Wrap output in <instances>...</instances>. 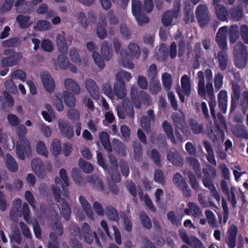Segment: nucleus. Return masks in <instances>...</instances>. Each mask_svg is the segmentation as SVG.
Masks as SVG:
<instances>
[{
    "label": "nucleus",
    "mask_w": 248,
    "mask_h": 248,
    "mask_svg": "<svg viewBox=\"0 0 248 248\" xmlns=\"http://www.w3.org/2000/svg\"><path fill=\"white\" fill-rule=\"evenodd\" d=\"M27 132V128L23 124L19 125L17 128L18 140L16 144V152L18 158L21 160L25 159V154L29 155L31 152L29 141L25 137Z\"/></svg>",
    "instance_id": "nucleus-1"
},
{
    "label": "nucleus",
    "mask_w": 248,
    "mask_h": 248,
    "mask_svg": "<svg viewBox=\"0 0 248 248\" xmlns=\"http://www.w3.org/2000/svg\"><path fill=\"white\" fill-rule=\"evenodd\" d=\"M131 77L130 73L124 70H121L116 74V82L114 85V92L119 98L123 99L125 96L126 93L124 79L128 81Z\"/></svg>",
    "instance_id": "nucleus-2"
},
{
    "label": "nucleus",
    "mask_w": 248,
    "mask_h": 248,
    "mask_svg": "<svg viewBox=\"0 0 248 248\" xmlns=\"http://www.w3.org/2000/svg\"><path fill=\"white\" fill-rule=\"evenodd\" d=\"M233 59L237 68L243 69L246 67L248 61V54L246 46L242 42L237 43L234 46Z\"/></svg>",
    "instance_id": "nucleus-3"
},
{
    "label": "nucleus",
    "mask_w": 248,
    "mask_h": 248,
    "mask_svg": "<svg viewBox=\"0 0 248 248\" xmlns=\"http://www.w3.org/2000/svg\"><path fill=\"white\" fill-rule=\"evenodd\" d=\"M181 2L180 1L174 3L173 9L166 11L162 15L161 21L165 27H168L172 24L173 19L177 18L179 14Z\"/></svg>",
    "instance_id": "nucleus-4"
},
{
    "label": "nucleus",
    "mask_w": 248,
    "mask_h": 248,
    "mask_svg": "<svg viewBox=\"0 0 248 248\" xmlns=\"http://www.w3.org/2000/svg\"><path fill=\"white\" fill-rule=\"evenodd\" d=\"M174 184L181 190L184 197H190L191 196V190L189 187L185 179L180 172H176L173 176Z\"/></svg>",
    "instance_id": "nucleus-5"
},
{
    "label": "nucleus",
    "mask_w": 248,
    "mask_h": 248,
    "mask_svg": "<svg viewBox=\"0 0 248 248\" xmlns=\"http://www.w3.org/2000/svg\"><path fill=\"white\" fill-rule=\"evenodd\" d=\"M196 15L200 26L202 28L205 27L210 20L207 7L202 4L198 5L196 8Z\"/></svg>",
    "instance_id": "nucleus-6"
},
{
    "label": "nucleus",
    "mask_w": 248,
    "mask_h": 248,
    "mask_svg": "<svg viewBox=\"0 0 248 248\" xmlns=\"http://www.w3.org/2000/svg\"><path fill=\"white\" fill-rule=\"evenodd\" d=\"M237 233L238 228L235 225L232 224L228 228L225 238V243L228 248H235Z\"/></svg>",
    "instance_id": "nucleus-7"
},
{
    "label": "nucleus",
    "mask_w": 248,
    "mask_h": 248,
    "mask_svg": "<svg viewBox=\"0 0 248 248\" xmlns=\"http://www.w3.org/2000/svg\"><path fill=\"white\" fill-rule=\"evenodd\" d=\"M228 28L226 26L220 28L216 34V41L221 50L227 49V35Z\"/></svg>",
    "instance_id": "nucleus-8"
},
{
    "label": "nucleus",
    "mask_w": 248,
    "mask_h": 248,
    "mask_svg": "<svg viewBox=\"0 0 248 248\" xmlns=\"http://www.w3.org/2000/svg\"><path fill=\"white\" fill-rule=\"evenodd\" d=\"M202 173L204 176L202 183L204 186H209V185L214 184L213 180L217 176L215 167L208 165L207 168L202 169Z\"/></svg>",
    "instance_id": "nucleus-9"
},
{
    "label": "nucleus",
    "mask_w": 248,
    "mask_h": 248,
    "mask_svg": "<svg viewBox=\"0 0 248 248\" xmlns=\"http://www.w3.org/2000/svg\"><path fill=\"white\" fill-rule=\"evenodd\" d=\"M171 118L175 126L179 129L183 133L187 135L189 133V129L184 117L181 116L178 113L173 112L171 114Z\"/></svg>",
    "instance_id": "nucleus-10"
},
{
    "label": "nucleus",
    "mask_w": 248,
    "mask_h": 248,
    "mask_svg": "<svg viewBox=\"0 0 248 248\" xmlns=\"http://www.w3.org/2000/svg\"><path fill=\"white\" fill-rule=\"evenodd\" d=\"M58 126L62 136L70 139L74 136V131L71 124L64 119L58 121Z\"/></svg>",
    "instance_id": "nucleus-11"
},
{
    "label": "nucleus",
    "mask_w": 248,
    "mask_h": 248,
    "mask_svg": "<svg viewBox=\"0 0 248 248\" xmlns=\"http://www.w3.org/2000/svg\"><path fill=\"white\" fill-rule=\"evenodd\" d=\"M208 136L214 144L220 145L225 140L224 130L216 128L211 129L208 132Z\"/></svg>",
    "instance_id": "nucleus-12"
},
{
    "label": "nucleus",
    "mask_w": 248,
    "mask_h": 248,
    "mask_svg": "<svg viewBox=\"0 0 248 248\" xmlns=\"http://www.w3.org/2000/svg\"><path fill=\"white\" fill-rule=\"evenodd\" d=\"M26 0H16L15 3L16 11L19 13L27 14L31 13L33 9L31 1Z\"/></svg>",
    "instance_id": "nucleus-13"
},
{
    "label": "nucleus",
    "mask_w": 248,
    "mask_h": 248,
    "mask_svg": "<svg viewBox=\"0 0 248 248\" xmlns=\"http://www.w3.org/2000/svg\"><path fill=\"white\" fill-rule=\"evenodd\" d=\"M22 57V53L17 52L12 56L3 58L1 60V66L6 67L15 66L18 63Z\"/></svg>",
    "instance_id": "nucleus-14"
},
{
    "label": "nucleus",
    "mask_w": 248,
    "mask_h": 248,
    "mask_svg": "<svg viewBox=\"0 0 248 248\" xmlns=\"http://www.w3.org/2000/svg\"><path fill=\"white\" fill-rule=\"evenodd\" d=\"M148 116H143L140 120L141 126L146 132L150 131L151 121L155 122V116L154 111L152 109H149L147 111Z\"/></svg>",
    "instance_id": "nucleus-15"
},
{
    "label": "nucleus",
    "mask_w": 248,
    "mask_h": 248,
    "mask_svg": "<svg viewBox=\"0 0 248 248\" xmlns=\"http://www.w3.org/2000/svg\"><path fill=\"white\" fill-rule=\"evenodd\" d=\"M41 78L46 90L50 93H52L55 87V83L51 76L47 72H44L41 75Z\"/></svg>",
    "instance_id": "nucleus-16"
},
{
    "label": "nucleus",
    "mask_w": 248,
    "mask_h": 248,
    "mask_svg": "<svg viewBox=\"0 0 248 248\" xmlns=\"http://www.w3.org/2000/svg\"><path fill=\"white\" fill-rule=\"evenodd\" d=\"M31 167L33 171L40 178H44L46 175L45 167L41 160L39 158H33L31 160Z\"/></svg>",
    "instance_id": "nucleus-17"
},
{
    "label": "nucleus",
    "mask_w": 248,
    "mask_h": 248,
    "mask_svg": "<svg viewBox=\"0 0 248 248\" xmlns=\"http://www.w3.org/2000/svg\"><path fill=\"white\" fill-rule=\"evenodd\" d=\"M85 86L90 95L95 100L99 98V92L96 83L92 79L89 78L85 81Z\"/></svg>",
    "instance_id": "nucleus-18"
},
{
    "label": "nucleus",
    "mask_w": 248,
    "mask_h": 248,
    "mask_svg": "<svg viewBox=\"0 0 248 248\" xmlns=\"http://www.w3.org/2000/svg\"><path fill=\"white\" fill-rule=\"evenodd\" d=\"M101 52L104 59L107 61H109L112 56L111 42L103 41L101 45Z\"/></svg>",
    "instance_id": "nucleus-19"
},
{
    "label": "nucleus",
    "mask_w": 248,
    "mask_h": 248,
    "mask_svg": "<svg viewBox=\"0 0 248 248\" xmlns=\"http://www.w3.org/2000/svg\"><path fill=\"white\" fill-rule=\"evenodd\" d=\"M167 158L172 164L175 166L178 167H182L183 166V159L179 153L176 151L174 152L168 151L167 153Z\"/></svg>",
    "instance_id": "nucleus-20"
},
{
    "label": "nucleus",
    "mask_w": 248,
    "mask_h": 248,
    "mask_svg": "<svg viewBox=\"0 0 248 248\" xmlns=\"http://www.w3.org/2000/svg\"><path fill=\"white\" fill-rule=\"evenodd\" d=\"M120 54L122 57L121 61L122 64L124 67H128L129 69H133L134 68V64L131 61L132 57L129 54L126 49H122L120 50Z\"/></svg>",
    "instance_id": "nucleus-21"
},
{
    "label": "nucleus",
    "mask_w": 248,
    "mask_h": 248,
    "mask_svg": "<svg viewBox=\"0 0 248 248\" xmlns=\"http://www.w3.org/2000/svg\"><path fill=\"white\" fill-rule=\"evenodd\" d=\"M214 6L217 18L220 21H226L228 16V12L226 7L223 5L220 4Z\"/></svg>",
    "instance_id": "nucleus-22"
},
{
    "label": "nucleus",
    "mask_w": 248,
    "mask_h": 248,
    "mask_svg": "<svg viewBox=\"0 0 248 248\" xmlns=\"http://www.w3.org/2000/svg\"><path fill=\"white\" fill-rule=\"evenodd\" d=\"M112 145L113 149L119 155L126 156L127 154L126 147L119 140L114 139L112 141Z\"/></svg>",
    "instance_id": "nucleus-23"
},
{
    "label": "nucleus",
    "mask_w": 248,
    "mask_h": 248,
    "mask_svg": "<svg viewBox=\"0 0 248 248\" xmlns=\"http://www.w3.org/2000/svg\"><path fill=\"white\" fill-rule=\"evenodd\" d=\"M99 138L104 149L108 153L112 151V146L109 140V137L108 133L106 131L101 132L99 134Z\"/></svg>",
    "instance_id": "nucleus-24"
},
{
    "label": "nucleus",
    "mask_w": 248,
    "mask_h": 248,
    "mask_svg": "<svg viewBox=\"0 0 248 248\" xmlns=\"http://www.w3.org/2000/svg\"><path fill=\"white\" fill-rule=\"evenodd\" d=\"M181 83L182 91L187 96L191 93V84L190 77L187 75H183L181 79Z\"/></svg>",
    "instance_id": "nucleus-25"
},
{
    "label": "nucleus",
    "mask_w": 248,
    "mask_h": 248,
    "mask_svg": "<svg viewBox=\"0 0 248 248\" xmlns=\"http://www.w3.org/2000/svg\"><path fill=\"white\" fill-rule=\"evenodd\" d=\"M79 201L88 218L91 220L93 219V211L86 199L84 196H80L79 197Z\"/></svg>",
    "instance_id": "nucleus-26"
},
{
    "label": "nucleus",
    "mask_w": 248,
    "mask_h": 248,
    "mask_svg": "<svg viewBox=\"0 0 248 248\" xmlns=\"http://www.w3.org/2000/svg\"><path fill=\"white\" fill-rule=\"evenodd\" d=\"M189 126L193 133L195 135H199L204 132V124L203 123L200 124L197 120L190 119Z\"/></svg>",
    "instance_id": "nucleus-27"
},
{
    "label": "nucleus",
    "mask_w": 248,
    "mask_h": 248,
    "mask_svg": "<svg viewBox=\"0 0 248 248\" xmlns=\"http://www.w3.org/2000/svg\"><path fill=\"white\" fill-rule=\"evenodd\" d=\"M81 229L85 242L89 244H92L93 242V236L89 225L87 222L83 223Z\"/></svg>",
    "instance_id": "nucleus-28"
},
{
    "label": "nucleus",
    "mask_w": 248,
    "mask_h": 248,
    "mask_svg": "<svg viewBox=\"0 0 248 248\" xmlns=\"http://www.w3.org/2000/svg\"><path fill=\"white\" fill-rule=\"evenodd\" d=\"M162 126L168 138L170 139L171 142L175 144L176 141L174 136L172 127L170 124L165 120L163 122Z\"/></svg>",
    "instance_id": "nucleus-29"
},
{
    "label": "nucleus",
    "mask_w": 248,
    "mask_h": 248,
    "mask_svg": "<svg viewBox=\"0 0 248 248\" xmlns=\"http://www.w3.org/2000/svg\"><path fill=\"white\" fill-rule=\"evenodd\" d=\"M225 50H222L219 51L217 54L219 67L221 71L225 70L227 66L228 58Z\"/></svg>",
    "instance_id": "nucleus-30"
},
{
    "label": "nucleus",
    "mask_w": 248,
    "mask_h": 248,
    "mask_svg": "<svg viewBox=\"0 0 248 248\" xmlns=\"http://www.w3.org/2000/svg\"><path fill=\"white\" fill-rule=\"evenodd\" d=\"M5 164L7 168L11 172L17 171L18 167L17 163L14 157L9 154L6 155Z\"/></svg>",
    "instance_id": "nucleus-31"
},
{
    "label": "nucleus",
    "mask_w": 248,
    "mask_h": 248,
    "mask_svg": "<svg viewBox=\"0 0 248 248\" xmlns=\"http://www.w3.org/2000/svg\"><path fill=\"white\" fill-rule=\"evenodd\" d=\"M139 219L141 225L146 229L150 230L152 227L151 220L145 211L142 210L139 213Z\"/></svg>",
    "instance_id": "nucleus-32"
},
{
    "label": "nucleus",
    "mask_w": 248,
    "mask_h": 248,
    "mask_svg": "<svg viewBox=\"0 0 248 248\" xmlns=\"http://www.w3.org/2000/svg\"><path fill=\"white\" fill-rule=\"evenodd\" d=\"M65 87L73 92L75 94H78L80 93V87L78 83L71 78H67L64 80Z\"/></svg>",
    "instance_id": "nucleus-33"
},
{
    "label": "nucleus",
    "mask_w": 248,
    "mask_h": 248,
    "mask_svg": "<svg viewBox=\"0 0 248 248\" xmlns=\"http://www.w3.org/2000/svg\"><path fill=\"white\" fill-rule=\"evenodd\" d=\"M30 19L31 17L29 16L23 15H19L16 17V21L21 29H27L31 26V23L30 22Z\"/></svg>",
    "instance_id": "nucleus-34"
},
{
    "label": "nucleus",
    "mask_w": 248,
    "mask_h": 248,
    "mask_svg": "<svg viewBox=\"0 0 248 248\" xmlns=\"http://www.w3.org/2000/svg\"><path fill=\"white\" fill-rule=\"evenodd\" d=\"M56 43L59 51L62 53H66L68 49L64 37L61 34H58L56 37Z\"/></svg>",
    "instance_id": "nucleus-35"
},
{
    "label": "nucleus",
    "mask_w": 248,
    "mask_h": 248,
    "mask_svg": "<svg viewBox=\"0 0 248 248\" xmlns=\"http://www.w3.org/2000/svg\"><path fill=\"white\" fill-rule=\"evenodd\" d=\"M63 100L65 105L68 108H73L76 105V98L74 95L68 91L63 93Z\"/></svg>",
    "instance_id": "nucleus-36"
},
{
    "label": "nucleus",
    "mask_w": 248,
    "mask_h": 248,
    "mask_svg": "<svg viewBox=\"0 0 248 248\" xmlns=\"http://www.w3.org/2000/svg\"><path fill=\"white\" fill-rule=\"evenodd\" d=\"M60 202H61L62 217L64 219L68 221L70 218L71 208L64 198H62Z\"/></svg>",
    "instance_id": "nucleus-37"
},
{
    "label": "nucleus",
    "mask_w": 248,
    "mask_h": 248,
    "mask_svg": "<svg viewBox=\"0 0 248 248\" xmlns=\"http://www.w3.org/2000/svg\"><path fill=\"white\" fill-rule=\"evenodd\" d=\"M131 98L135 107L137 108H140L141 107V103L140 101L138 91L136 87H132L130 90Z\"/></svg>",
    "instance_id": "nucleus-38"
},
{
    "label": "nucleus",
    "mask_w": 248,
    "mask_h": 248,
    "mask_svg": "<svg viewBox=\"0 0 248 248\" xmlns=\"http://www.w3.org/2000/svg\"><path fill=\"white\" fill-rule=\"evenodd\" d=\"M230 42L234 44L239 37V28L236 25H232L229 30Z\"/></svg>",
    "instance_id": "nucleus-39"
},
{
    "label": "nucleus",
    "mask_w": 248,
    "mask_h": 248,
    "mask_svg": "<svg viewBox=\"0 0 248 248\" xmlns=\"http://www.w3.org/2000/svg\"><path fill=\"white\" fill-rule=\"evenodd\" d=\"M106 212L108 217L111 220L118 222L119 216L117 210L112 205H107L106 207Z\"/></svg>",
    "instance_id": "nucleus-40"
},
{
    "label": "nucleus",
    "mask_w": 248,
    "mask_h": 248,
    "mask_svg": "<svg viewBox=\"0 0 248 248\" xmlns=\"http://www.w3.org/2000/svg\"><path fill=\"white\" fill-rule=\"evenodd\" d=\"M187 161L191 166L192 167L196 176L198 178L202 177L201 168L198 160L195 158L189 157L187 158Z\"/></svg>",
    "instance_id": "nucleus-41"
},
{
    "label": "nucleus",
    "mask_w": 248,
    "mask_h": 248,
    "mask_svg": "<svg viewBox=\"0 0 248 248\" xmlns=\"http://www.w3.org/2000/svg\"><path fill=\"white\" fill-rule=\"evenodd\" d=\"M215 128L224 129L226 127V121L224 116L220 112H218L217 116L213 118Z\"/></svg>",
    "instance_id": "nucleus-42"
},
{
    "label": "nucleus",
    "mask_w": 248,
    "mask_h": 248,
    "mask_svg": "<svg viewBox=\"0 0 248 248\" xmlns=\"http://www.w3.org/2000/svg\"><path fill=\"white\" fill-rule=\"evenodd\" d=\"M230 15L234 21H239L243 16V9L240 6L232 8L230 10Z\"/></svg>",
    "instance_id": "nucleus-43"
},
{
    "label": "nucleus",
    "mask_w": 248,
    "mask_h": 248,
    "mask_svg": "<svg viewBox=\"0 0 248 248\" xmlns=\"http://www.w3.org/2000/svg\"><path fill=\"white\" fill-rule=\"evenodd\" d=\"M128 48L130 51V53H129V54L132 57L133 59L134 58L138 59L140 57V50L138 44L134 43H130L128 45Z\"/></svg>",
    "instance_id": "nucleus-44"
},
{
    "label": "nucleus",
    "mask_w": 248,
    "mask_h": 248,
    "mask_svg": "<svg viewBox=\"0 0 248 248\" xmlns=\"http://www.w3.org/2000/svg\"><path fill=\"white\" fill-rule=\"evenodd\" d=\"M132 12L133 16L143 13L144 10L141 1L138 0H132Z\"/></svg>",
    "instance_id": "nucleus-45"
},
{
    "label": "nucleus",
    "mask_w": 248,
    "mask_h": 248,
    "mask_svg": "<svg viewBox=\"0 0 248 248\" xmlns=\"http://www.w3.org/2000/svg\"><path fill=\"white\" fill-rule=\"evenodd\" d=\"M70 232L73 238L81 240L82 235L80 228L77 224L73 223L70 226Z\"/></svg>",
    "instance_id": "nucleus-46"
},
{
    "label": "nucleus",
    "mask_w": 248,
    "mask_h": 248,
    "mask_svg": "<svg viewBox=\"0 0 248 248\" xmlns=\"http://www.w3.org/2000/svg\"><path fill=\"white\" fill-rule=\"evenodd\" d=\"M78 165L81 169L85 173H91L93 170V166L82 158H80L78 160Z\"/></svg>",
    "instance_id": "nucleus-47"
},
{
    "label": "nucleus",
    "mask_w": 248,
    "mask_h": 248,
    "mask_svg": "<svg viewBox=\"0 0 248 248\" xmlns=\"http://www.w3.org/2000/svg\"><path fill=\"white\" fill-rule=\"evenodd\" d=\"M87 181L94 186H96L100 188L102 190H104L103 182L98 176L93 174L89 176L87 178Z\"/></svg>",
    "instance_id": "nucleus-48"
},
{
    "label": "nucleus",
    "mask_w": 248,
    "mask_h": 248,
    "mask_svg": "<svg viewBox=\"0 0 248 248\" xmlns=\"http://www.w3.org/2000/svg\"><path fill=\"white\" fill-rule=\"evenodd\" d=\"M61 144L58 139H54L51 145V151L54 156L57 157L61 153Z\"/></svg>",
    "instance_id": "nucleus-49"
},
{
    "label": "nucleus",
    "mask_w": 248,
    "mask_h": 248,
    "mask_svg": "<svg viewBox=\"0 0 248 248\" xmlns=\"http://www.w3.org/2000/svg\"><path fill=\"white\" fill-rule=\"evenodd\" d=\"M133 146L134 148V159L139 162L141 160L143 154L141 146L140 143H136L135 141L134 142Z\"/></svg>",
    "instance_id": "nucleus-50"
},
{
    "label": "nucleus",
    "mask_w": 248,
    "mask_h": 248,
    "mask_svg": "<svg viewBox=\"0 0 248 248\" xmlns=\"http://www.w3.org/2000/svg\"><path fill=\"white\" fill-rule=\"evenodd\" d=\"M20 44V39L17 37H14L3 41L2 46L4 47H16L18 46Z\"/></svg>",
    "instance_id": "nucleus-51"
},
{
    "label": "nucleus",
    "mask_w": 248,
    "mask_h": 248,
    "mask_svg": "<svg viewBox=\"0 0 248 248\" xmlns=\"http://www.w3.org/2000/svg\"><path fill=\"white\" fill-rule=\"evenodd\" d=\"M121 217L123 220V225L124 230L128 232H131L132 230V223L131 219L125 212L121 213Z\"/></svg>",
    "instance_id": "nucleus-52"
},
{
    "label": "nucleus",
    "mask_w": 248,
    "mask_h": 248,
    "mask_svg": "<svg viewBox=\"0 0 248 248\" xmlns=\"http://www.w3.org/2000/svg\"><path fill=\"white\" fill-rule=\"evenodd\" d=\"M150 158L153 161L154 164L157 167H161V163L160 155L156 149H152L150 153Z\"/></svg>",
    "instance_id": "nucleus-53"
},
{
    "label": "nucleus",
    "mask_w": 248,
    "mask_h": 248,
    "mask_svg": "<svg viewBox=\"0 0 248 248\" xmlns=\"http://www.w3.org/2000/svg\"><path fill=\"white\" fill-rule=\"evenodd\" d=\"M167 217L168 220H169L173 225L179 226L181 224L182 217L177 218L174 211H169L167 214Z\"/></svg>",
    "instance_id": "nucleus-54"
},
{
    "label": "nucleus",
    "mask_w": 248,
    "mask_h": 248,
    "mask_svg": "<svg viewBox=\"0 0 248 248\" xmlns=\"http://www.w3.org/2000/svg\"><path fill=\"white\" fill-rule=\"evenodd\" d=\"M162 80L164 88L167 90L170 89L172 83V76L168 73H164L162 76Z\"/></svg>",
    "instance_id": "nucleus-55"
},
{
    "label": "nucleus",
    "mask_w": 248,
    "mask_h": 248,
    "mask_svg": "<svg viewBox=\"0 0 248 248\" xmlns=\"http://www.w3.org/2000/svg\"><path fill=\"white\" fill-rule=\"evenodd\" d=\"M187 176L189 179V184L192 188L195 191L199 190V183L197 181L195 175L190 171L187 172Z\"/></svg>",
    "instance_id": "nucleus-56"
},
{
    "label": "nucleus",
    "mask_w": 248,
    "mask_h": 248,
    "mask_svg": "<svg viewBox=\"0 0 248 248\" xmlns=\"http://www.w3.org/2000/svg\"><path fill=\"white\" fill-rule=\"evenodd\" d=\"M58 63L60 67L62 69H67L68 68L69 62L67 57L63 54H60L58 57Z\"/></svg>",
    "instance_id": "nucleus-57"
},
{
    "label": "nucleus",
    "mask_w": 248,
    "mask_h": 248,
    "mask_svg": "<svg viewBox=\"0 0 248 248\" xmlns=\"http://www.w3.org/2000/svg\"><path fill=\"white\" fill-rule=\"evenodd\" d=\"M22 213L24 220L28 223H30L31 221L30 216L31 211L29 206L27 202H24L22 206Z\"/></svg>",
    "instance_id": "nucleus-58"
},
{
    "label": "nucleus",
    "mask_w": 248,
    "mask_h": 248,
    "mask_svg": "<svg viewBox=\"0 0 248 248\" xmlns=\"http://www.w3.org/2000/svg\"><path fill=\"white\" fill-rule=\"evenodd\" d=\"M36 151L38 154L41 155L46 157H47L48 152L45 143L42 141H39L37 142Z\"/></svg>",
    "instance_id": "nucleus-59"
},
{
    "label": "nucleus",
    "mask_w": 248,
    "mask_h": 248,
    "mask_svg": "<svg viewBox=\"0 0 248 248\" xmlns=\"http://www.w3.org/2000/svg\"><path fill=\"white\" fill-rule=\"evenodd\" d=\"M232 93L231 94V99L238 100L241 94L240 86L237 83H232Z\"/></svg>",
    "instance_id": "nucleus-60"
},
{
    "label": "nucleus",
    "mask_w": 248,
    "mask_h": 248,
    "mask_svg": "<svg viewBox=\"0 0 248 248\" xmlns=\"http://www.w3.org/2000/svg\"><path fill=\"white\" fill-rule=\"evenodd\" d=\"M154 179L155 182L163 185L165 183V180L163 171L160 169L155 170Z\"/></svg>",
    "instance_id": "nucleus-61"
},
{
    "label": "nucleus",
    "mask_w": 248,
    "mask_h": 248,
    "mask_svg": "<svg viewBox=\"0 0 248 248\" xmlns=\"http://www.w3.org/2000/svg\"><path fill=\"white\" fill-rule=\"evenodd\" d=\"M112 180L115 183L119 182L121 180V175L118 170V168H108L107 170Z\"/></svg>",
    "instance_id": "nucleus-62"
},
{
    "label": "nucleus",
    "mask_w": 248,
    "mask_h": 248,
    "mask_svg": "<svg viewBox=\"0 0 248 248\" xmlns=\"http://www.w3.org/2000/svg\"><path fill=\"white\" fill-rule=\"evenodd\" d=\"M240 105L243 112L245 113L248 109V91L243 93Z\"/></svg>",
    "instance_id": "nucleus-63"
},
{
    "label": "nucleus",
    "mask_w": 248,
    "mask_h": 248,
    "mask_svg": "<svg viewBox=\"0 0 248 248\" xmlns=\"http://www.w3.org/2000/svg\"><path fill=\"white\" fill-rule=\"evenodd\" d=\"M119 166L122 175L127 177L130 172L128 164L125 160L121 159L119 162Z\"/></svg>",
    "instance_id": "nucleus-64"
}]
</instances>
